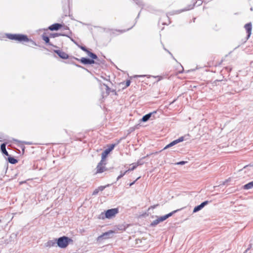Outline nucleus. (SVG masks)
<instances>
[{
  "instance_id": "obj_1",
  "label": "nucleus",
  "mask_w": 253,
  "mask_h": 253,
  "mask_svg": "<svg viewBox=\"0 0 253 253\" xmlns=\"http://www.w3.org/2000/svg\"><path fill=\"white\" fill-rule=\"evenodd\" d=\"M119 212L118 208H113L105 211L102 212L98 216L99 219H105V218L111 219L114 217Z\"/></svg>"
},
{
  "instance_id": "obj_2",
  "label": "nucleus",
  "mask_w": 253,
  "mask_h": 253,
  "mask_svg": "<svg viewBox=\"0 0 253 253\" xmlns=\"http://www.w3.org/2000/svg\"><path fill=\"white\" fill-rule=\"evenodd\" d=\"M73 242V240L65 236L60 237L57 238L56 243H57V247L61 249L66 248L71 243Z\"/></svg>"
},
{
  "instance_id": "obj_3",
  "label": "nucleus",
  "mask_w": 253,
  "mask_h": 253,
  "mask_svg": "<svg viewBox=\"0 0 253 253\" xmlns=\"http://www.w3.org/2000/svg\"><path fill=\"white\" fill-rule=\"evenodd\" d=\"M6 37L11 40L23 42L24 41H28V36L22 34H6Z\"/></svg>"
},
{
  "instance_id": "obj_4",
  "label": "nucleus",
  "mask_w": 253,
  "mask_h": 253,
  "mask_svg": "<svg viewBox=\"0 0 253 253\" xmlns=\"http://www.w3.org/2000/svg\"><path fill=\"white\" fill-rule=\"evenodd\" d=\"M115 232L113 230H110L105 233H103L101 235L99 236L97 238V241L101 242L103 240L110 239L113 237V234Z\"/></svg>"
},
{
  "instance_id": "obj_5",
  "label": "nucleus",
  "mask_w": 253,
  "mask_h": 253,
  "mask_svg": "<svg viewBox=\"0 0 253 253\" xmlns=\"http://www.w3.org/2000/svg\"><path fill=\"white\" fill-rule=\"evenodd\" d=\"M194 0V1L193 2V4H190V5H188L184 9H181V10H177L176 11V13H180V12H183V11H185L191 10V9H193L195 5H196L197 6H200L203 2V0Z\"/></svg>"
},
{
  "instance_id": "obj_6",
  "label": "nucleus",
  "mask_w": 253,
  "mask_h": 253,
  "mask_svg": "<svg viewBox=\"0 0 253 253\" xmlns=\"http://www.w3.org/2000/svg\"><path fill=\"white\" fill-rule=\"evenodd\" d=\"M72 58L80 61L81 63H82L84 65H91L95 64V61L94 60H92V59H90V58L87 57H82L81 59H79L76 57H72Z\"/></svg>"
},
{
  "instance_id": "obj_7",
  "label": "nucleus",
  "mask_w": 253,
  "mask_h": 253,
  "mask_svg": "<svg viewBox=\"0 0 253 253\" xmlns=\"http://www.w3.org/2000/svg\"><path fill=\"white\" fill-rule=\"evenodd\" d=\"M118 144H111L108 147L106 148L103 152L102 153L101 155L102 157V159H105L108 156V154L114 149L115 147Z\"/></svg>"
},
{
  "instance_id": "obj_8",
  "label": "nucleus",
  "mask_w": 253,
  "mask_h": 253,
  "mask_svg": "<svg viewBox=\"0 0 253 253\" xmlns=\"http://www.w3.org/2000/svg\"><path fill=\"white\" fill-rule=\"evenodd\" d=\"M157 217V218L154 220H153L150 224V227H155L157 225L160 223L161 222H163L166 220V218L165 215L161 216L160 217Z\"/></svg>"
},
{
  "instance_id": "obj_9",
  "label": "nucleus",
  "mask_w": 253,
  "mask_h": 253,
  "mask_svg": "<svg viewBox=\"0 0 253 253\" xmlns=\"http://www.w3.org/2000/svg\"><path fill=\"white\" fill-rule=\"evenodd\" d=\"M54 52L61 59H67L69 57L68 54L61 50H54Z\"/></svg>"
},
{
  "instance_id": "obj_10",
  "label": "nucleus",
  "mask_w": 253,
  "mask_h": 253,
  "mask_svg": "<svg viewBox=\"0 0 253 253\" xmlns=\"http://www.w3.org/2000/svg\"><path fill=\"white\" fill-rule=\"evenodd\" d=\"M209 201H205L203 202H202L201 204H200V205L196 206L194 208V210H193V213H195V212H197L199 211H200V210H201L205 206H206V205H207L209 203Z\"/></svg>"
},
{
  "instance_id": "obj_11",
  "label": "nucleus",
  "mask_w": 253,
  "mask_h": 253,
  "mask_svg": "<svg viewBox=\"0 0 253 253\" xmlns=\"http://www.w3.org/2000/svg\"><path fill=\"white\" fill-rule=\"evenodd\" d=\"M62 27L63 24L58 23H55L49 26L48 27V29L51 31H57L61 29Z\"/></svg>"
},
{
  "instance_id": "obj_12",
  "label": "nucleus",
  "mask_w": 253,
  "mask_h": 253,
  "mask_svg": "<svg viewBox=\"0 0 253 253\" xmlns=\"http://www.w3.org/2000/svg\"><path fill=\"white\" fill-rule=\"evenodd\" d=\"M247 33L246 40H248L251 36L252 33V25L251 23H248L245 25L244 26Z\"/></svg>"
},
{
  "instance_id": "obj_13",
  "label": "nucleus",
  "mask_w": 253,
  "mask_h": 253,
  "mask_svg": "<svg viewBox=\"0 0 253 253\" xmlns=\"http://www.w3.org/2000/svg\"><path fill=\"white\" fill-rule=\"evenodd\" d=\"M72 34L71 31H69L68 33H50L49 35V37L50 38H55L59 36H64L67 37H70V35Z\"/></svg>"
},
{
  "instance_id": "obj_14",
  "label": "nucleus",
  "mask_w": 253,
  "mask_h": 253,
  "mask_svg": "<svg viewBox=\"0 0 253 253\" xmlns=\"http://www.w3.org/2000/svg\"><path fill=\"white\" fill-rule=\"evenodd\" d=\"M57 238H55L53 240L48 241L45 244V246L46 247L51 248L54 246H57V243H56Z\"/></svg>"
},
{
  "instance_id": "obj_15",
  "label": "nucleus",
  "mask_w": 253,
  "mask_h": 253,
  "mask_svg": "<svg viewBox=\"0 0 253 253\" xmlns=\"http://www.w3.org/2000/svg\"><path fill=\"white\" fill-rule=\"evenodd\" d=\"M42 40L45 42V43L46 44L55 47H57L56 46H55V45H53V44H52L51 43H50V40H49V37H48L47 36H46L45 33H43L42 35Z\"/></svg>"
},
{
  "instance_id": "obj_16",
  "label": "nucleus",
  "mask_w": 253,
  "mask_h": 253,
  "mask_svg": "<svg viewBox=\"0 0 253 253\" xmlns=\"http://www.w3.org/2000/svg\"><path fill=\"white\" fill-rule=\"evenodd\" d=\"M6 143H3L0 145V149L1 153L5 156H8L9 155L8 152L6 149Z\"/></svg>"
},
{
  "instance_id": "obj_17",
  "label": "nucleus",
  "mask_w": 253,
  "mask_h": 253,
  "mask_svg": "<svg viewBox=\"0 0 253 253\" xmlns=\"http://www.w3.org/2000/svg\"><path fill=\"white\" fill-rule=\"evenodd\" d=\"M107 170V168H106L104 166L101 165H98L96 167V173H102L104 171Z\"/></svg>"
},
{
  "instance_id": "obj_18",
  "label": "nucleus",
  "mask_w": 253,
  "mask_h": 253,
  "mask_svg": "<svg viewBox=\"0 0 253 253\" xmlns=\"http://www.w3.org/2000/svg\"><path fill=\"white\" fill-rule=\"evenodd\" d=\"M152 116V113H148L144 115L142 118L140 120V122H146L148 121Z\"/></svg>"
},
{
  "instance_id": "obj_19",
  "label": "nucleus",
  "mask_w": 253,
  "mask_h": 253,
  "mask_svg": "<svg viewBox=\"0 0 253 253\" xmlns=\"http://www.w3.org/2000/svg\"><path fill=\"white\" fill-rule=\"evenodd\" d=\"M8 161L11 164H15L18 162V160L16 159L9 155L8 156Z\"/></svg>"
},
{
  "instance_id": "obj_20",
  "label": "nucleus",
  "mask_w": 253,
  "mask_h": 253,
  "mask_svg": "<svg viewBox=\"0 0 253 253\" xmlns=\"http://www.w3.org/2000/svg\"><path fill=\"white\" fill-rule=\"evenodd\" d=\"M106 32H111V35H115V32H120L121 33H123L125 32H126V31L125 30H113V29H106L105 30Z\"/></svg>"
},
{
  "instance_id": "obj_21",
  "label": "nucleus",
  "mask_w": 253,
  "mask_h": 253,
  "mask_svg": "<svg viewBox=\"0 0 253 253\" xmlns=\"http://www.w3.org/2000/svg\"><path fill=\"white\" fill-rule=\"evenodd\" d=\"M253 188V181L246 184L243 186V188L246 190H249Z\"/></svg>"
},
{
  "instance_id": "obj_22",
  "label": "nucleus",
  "mask_w": 253,
  "mask_h": 253,
  "mask_svg": "<svg viewBox=\"0 0 253 253\" xmlns=\"http://www.w3.org/2000/svg\"><path fill=\"white\" fill-rule=\"evenodd\" d=\"M181 210V209H177V210H174L167 214H165V216H166V219H168V218H169V217L171 216L172 215H173L174 213H176L177 212H178V211H180Z\"/></svg>"
},
{
  "instance_id": "obj_23",
  "label": "nucleus",
  "mask_w": 253,
  "mask_h": 253,
  "mask_svg": "<svg viewBox=\"0 0 253 253\" xmlns=\"http://www.w3.org/2000/svg\"><path fill=\"white\" fill-rule=\"evenodd\" d=\"M102 85L105 87V89H106L105 96H108L110 94V92L111 91V88L109 87V86L108 85H107L105 84H103Z\"/></svg>"
},
{
  "instance_id": "obj_24",
  "label": "nucleus",
  "mask_w": 253,
  "mask_h": 253,
  "mask_svg": "<svg viewBox=\"0 0 253 253\" xmlns=\"http://www.w3.org/2000/svg\"><path fill=\"white\" fill-rule=\"evenodd\" d=\"M144 158L145 157H143L142 159L138 160L137 163L133 164L136 166V167H137L138 166L142 165L144 164V162L142 161V159Z\"/></svg>"
},
{
  "instance_id": "obj_25",
  "label": "nucleus",
  "mask_w": 253,
  "mask_h": 253,
  "mask_svg": "<svg viewBox=\"0 0 253 253\" xmlns=\"http://www.w3.org/2000/svg\"><path fill=\"white\" fill-rule=\"evenodd\" d=\"M135 3L139 6L143 7L144 6V4L143 1L141 0H133Z\"/></svg>"
},
{
  "instance_id": "obj_26",
  "label": "nucleus",
  "mask_w": 253,
  "mask_h": 253,
  "mask_svg": "<svg viewBox=\"0 0 253 253\" xmlns=\"http://www.w3.org/2000/svg\"><path fill=\"white\" fill-rule=\"evenodd\" d=\"M24 42H29L32 45H37L36 42L28 37V41H24Z\"/></svg>"
},
{
  "instance_id": "obj_27",
  "label": "nucleus",
  "mask_w": 253,
  "mask_h": 253,
  "mask_svg": "<svg viewBox=\"0 0 253 253\" xmlns=\"http://www.w3.org/2000/svg\"><path fill=\"white\" fill-rule=\"evenodd\" d=\"M90 57L91 58H90V59H92V60H94L95 61V59H98V57L97 56V55L94 53H93L90 54Z\"/></svg>"
},
{
  "instance_id": "obj_28",
  "label": "nucleus",
  "mask_w": 253,
  "mask_h": 253,
  "mask_svg": "<svg viewBox=\"0 0 253 253\" xmlns=\"http://www.w3.org/2000/svg\"><path fill=\"white\" fill-rule=\"evenodd\" d=\"M90 57L91 58H90V59H92V60H94L95 61V59H98V57L97 56V55L94 53H93L90 54Z\"/></svg>"
},
{
  "instance_id": "obj_29",
  "label": "nucleus",
  "mask_w": 253,
  "mask_h": 253,
  "mask_svg": "<svg viewBox=\"0 0 253 253\" xmlns=\"http://www.w3.org/2000/svg\"><path fill=\"white\" fill-rule=\"evenodd\" d=\"M117 228L119 230H125L126 229V227L125 225H118L117 226Z\"/></svg>"
},
{
  "instance_id": "obj_30",
  "label": "nucleus",
  "mask_w": 253,
  "mask_h": 253,
  "mask_svg": "<svg viewBox=\"0 0 253 253\" xmlns=\"http://www.w3.org/2000/svg\"><path fill=\"white\" fill-rule=\"evenodd\" d=\"M109 186V184H107L105 186H99L98 188H97V189L98 190V191H102L104 190V189L105 188H106L107 187H108Z\"/></svg>"
},
{
  "instance_id": "obj_31",
  "label": "nucleus",
  "mask_w": 253,
  "mask_h": 253,
  "mask_svg": "<svg viewBox=\"0 0 253 253\" xmlns=\"http://www.w3.org/2000/svg\"><path fill=\"white\" fill-rule=\"evenodd\" d=\"M185 137L181 136V137H179L178 139H175V141H176L177 144H178L179 142L183 141L184 140Z\"/></svg>"
},
{
  "instance_id": "obj_32",
  "label": "nucleus",
  "mask_w": 253,
  "mask_h": 253,
  "mask_svg": "<svg viewBox=\"0 0 253 253\" xmlns=\"http://www.w3.org/2000/svg\"><path fill=\"white\" fill-rule=\"evenodd\" d=\"M78 46L82 50H83L85 52L86 51H87V49L88 48H87L85 46H83V45H78Z\"/></svg>"
},
{
  "instance_id": "obj_33",
  "label": "nucleus",
  "mask_w": 253,
  "mask_h": 253,
  "mask_svg": "<svg viewBox=\"0 0 253 253\" xmlns=\"http://www.w3.org/2000/svg\"><path fill=\"white\" fill-rule=\"evenodd\" d=\"M187 163V162H186V161H180V162H178L176 163L175 164V165H185Z\"/></svg>"
},
{
  "instance_id": "obj_34",
  "label": "nucleus",
  "mask_w": 253,
  "mask_h": 253,
  "mask_svg": "<svg viewBox=\"0 0 253 253\" xmlns=\"http://www.w3.org/2000/svg\"><path fill=\"white\" fill-rule=\"evenodd\" d=\"M132 165H133V166L131 168H129L127 169V171L133 170L134 169H135L137 168L136 166L133 163Z\"/></svg>"
},
{
  "instance_id": "obj_35",
  "label": "nucleus",
  "mask_w": 253,
  "mask_h": 253,
  "mask_svg": "<svg viewBox=\"0 0 253 253\" xmlns=\"http://www.w3.org/2000/svg\"><path fill=\"white\" fill-rule=\"evenodd\" d=\"M169 144V146L172 147V146L177 144V143H176L175 140H174L172 142H170Z\"/></svg>"
},
{
  "instance_id": "obj_36",
  "label": "nucleus",
  "mask_w": 253,
  "mask_h": 253,
  "mask_svg": "<svg viewBox=\"0 0 253 253\" xmlns=\"http://www.w3.org/2000/svg\"><path fill=\"white\" fill-rule=\"evenodd\" d=\"M124 175H125L123 174V172L122 171H121L120 172V174L118 176V177L117 178V180H119L120 178L123 177Z\"/></svg>"
},
{
  "instance_id": "obj_37",
  "label": "nucleus",
  "mask_w": 253,
  "mask_h": 253,
  "mask_svg": "<svg viewBox=\"0 0 253 253\" xmlns=\"http://www.w3.org/2000/svg\"><path fill=\"white\" fill-rule=\"evenodd\" d=\"M131 83V82L129 80H127L126 81V86H125V87H127L128 86H129L130 85V84Z\"/></svg>"
},
{
  "instance_id": "obj_38",
  "label": "nucleus",
  "mask_w": 253,
  "mask_h": 253,
  "mask_svg": "<svg viewBox=\"0 0 253 253\" xmlns=\"http://www.w3.org/2000/svg\"><path fill=\"white\" fill-rule=\"evenodd\" d=\"M98 192H99V191H98V190L97 188H96V189L93 191V192H92V195H94V196L96 195L98 193Z\"/></svg>"
},
{
  "instance_id": "obj_39",
  "label": "nucleus",
  "mask_w": 253,
  "mask_h": 253,
  "mask_svg": "<svg viewBox=\"0 0 253 253\" xmlns=\"http://www.w3.org/2000/svg\"><path fill=\"white\" fill-rule=\"evenodd\" d=\"M96 60L95 64H100L103 63V62L98 58V59H95Z\"/></svg>"
},
{
  "instance_id": "obj_40",
  "label": "nucleus",
  "mask_w": 253,
  "mask_h": 253,
  "mask_svg": "<svg viewBox=\"0 0 253 253\" xmlns=\"http://www.w3.org/2000/svg\"><path fill=\"white\" fill-rule=\"evenodd\" d=\"M252 246V243L249 245V247L246 249V250L244 252V253H247V252L251 249Z\"/></svg>"
},
{
  "instance_id": "obj_41",
  "label": "nucleus",
  "mask_w": 253,
  "mask_h": 253,
  "mask_svg": "<svg viewBox=\"0 0 253 253\" xmlns=\"http://www.w3.org/2000/svg\"><path fill=\"white\" fill-rule=\"evenodd\" d=\"M146 75H134L133 76V78H140V77H146Z\"/></svg>"
},
{
  "instance_id": "obj_42",
  "label": "nucleus",
  "mask_w": 253,
  "mask_h": 253,
  "mask_svg": "<svg viewBox=\"0 0 253 253\" xmlns=\"http://www.w3.org/2000/svg\"><path fill=\"white\" fill-rule=\"evenodd\" d=\"M105 159H102V157L101 156V160L100 161V162L98 164V165H101V166H103V165L104 164V161ZM105 164H104L105 165Z\"/></svg>"
},
{
  "instance_id": "obj_43",
  "label": "nucleus",
  "mask_w": 253,
  "mask_h": 253,
  "mask_svg": "<svg viewBox=\"0 0 253 253\" xmlns=\"http://www.w3.org/2000/svg\"><path fill=\"white\" fill-rule=\"evenodd\" d=\"M225 70L228 72H230L232 70V68L230 67H226Z\"/></svg>"
},
{
  "instance_id": "obj_44",
  "label": "nucleus",
  "mask_w": 253,
  "mask_h": 253,
  "mask_svg": "<svg viewBox=\"0 0 253 253\" xmlns=\"http://www.w3.org/2000/svg\"><path fill=\"white\" fill-rule=\"evenodd\" d=\"M183 137H185L184 138V140H186L189 138L190 135L189 134L184 135V136H182Z\"/></svg>"
},
{
  "instance_id": "obj_45",
  "label": "nucleus",
  "mask_w": 253,
  "mask_h": 253,
  "mask_svg": "<svg viewBox=\"0 0 253 253\" xmlns=\"http://www.w3.org/2000/svg\"><path fill=\"white\" fill-rule=\"evenodd\" d=\"M62 27H63V30H69V31H70L69 28L67 26H65V25H63Z\"/></svg>"
},
{
  "instance_id": "obj_46",
  "label": "nucleus",
  "mask_w": 253,
  "mask_h": 253,
  "mask_svg": "<svg viewBox=\"0 0 253 253\" xmlns=\"http://www.w3.org/2000/svg\"><path fill=\"white\" fill-rule=\"evenodd\" d=\"M140 178V177H138L135 180H134V181H133L132 182L129 183V186H131L132 185H133L135 183V182Z\"/></svg>"
},
{
  "instance_id": "obj_47",
  "label": "nucleus",
  "mask_w": 253,
  "mask_h": 253,
  "mask_svg": "<svg viewBox=\"0 0 253 253\" xmlns=\"http://www.w3.org/2000/svg\"><path fill=\"white\" fill-rule=\"evenodd\" d=\"M86 53L87 54L88 56H90V54L92 53L91 51H90L88 49H87V51H86Z\"/></svg>"
},
{
  "instance_id": "obj_48",
  "label": "nucleus",
  "mask_w": 253,
  "mask_h": 253,
  "mask_svg": "<svg viewBox=\"0 0 253 253\" xmlns=\"http://www.w3.org/2000/svg\"><path fill=\"white\" fill-rule=\"evenodd\" d=\"M62 1L63 3H65V4L69 3V0H62Z\"/></svg>"
},
{
  "instance_id": "obj_49",
  "label": "nucleus",
  "mask_w": 253,
  "mask_h": 253,
  "mask_svg": "<svg viewBox=\"0 0 253 253\" xmlns=\"http://www.w3.org/2000/svg\"><path fill=\"white\" fill-rule=\"evenodd\" d=\"M72 63L74 65H75L76 66L79 67V68H84V67H83L82 66L79 65V64H77L76 63H75L74 62H72Z\"/></svg>"
},
{
  "instance_id": "obj_50",
  "label": "nucleus",
  "mask_w": 253,
  "mask_h": 253,
  "mask_svg": "<svg viewBox=\"0 0 253 253\" xmlns=\"http://www.w3.org/2000/svg\"><path fill=\"white\" fill-rule=\"evenodd\" d=\"M165 50L168 52V53L171 56V57H172V58L173 59L176 60V59L174 58V57L173 56L172 54H171V53L170 51H169L168 50L166 49V48H165Z\"/></svg>"
},
{
  "instance_id": "obj_51",
  "label": "nucleus",
  "mask_w": 253,
  "mask_h": 253,
  "mask_svg": "<svg viewBox=\"0 0 253 253\" xmlns=\"http://www.w3.org/2000/svg\"><path fill=\"white\" fill-rule=\"evenodd\" d=\"M223 81V80H216L215 81H214V83L216 84V85H217V83L218 82H222ZM225 81H224V82H225Z\"/></svg>"
},
{
  "instance_id": "obj_52",
  "label": "nucleus",
  "mask_w": 253,
  "mask_h": 253,
  "mask_svg": "<svg viewBox=\"0 0 253 253\" xmlns=\"http://www.w3.org/2000/svg\"><path fill=\"white\" fill-rule=\"evenodd\" d=\"M171 147L170 146H169V145L168 144V145H167L163 150H166L167 149H168L169 148Z\"/></svg>"
},
{
  "instance_id": "obj_53",
  "label": "nucleus",
  "mask_w": 253,
  "mask_h": 253,
  "mask_svg": "<svg viewBox=\"0 0 253 253\" xmlns=\"http://www.w3.org/2000/svg\"><path fill=\"white\" fill-rule=\"evenodd\" d=\"M72 35V34L71 35H70V36ZM72 41H73L74 43H75L76 44H77V42H75V41L72 38H71L70 37H69Z\"/></svg>"
},
{
  "instance_id": "obj_54",
  "label": "nucleus",
  "mask_w": 253,
  "mask_h": 253,
  "mask_svg": "<svg viewBox=\"0 0 253 253\" xmlns=\"http://www.w3.org/2000/svg\"><path fill=\"white\" fill-rule=\"evenodd\" d=\"M157 113V111H154L152 112H150V113H152V115H153V114H156Z\"/></svg>"
},
{
  "instance_id": "obj_55",
  "label": "nucleus",
  "mask_w": 253,
  "mask_h": 253,
  "mask_svg": "<svg viewBox=\"0 0 253 253\" xmlns=\"http://www.w3.org/2000/svg\"><path fill=\"white\" fill-rule=\"evenodd\" d=\"M129 171H127V170H126L125 171L123 172V174L125 175Z\"/></svg>"
},
{
  "instance_id": "obj_56",
  "label": "nucleus",
  "mask_w": 253,
  "mask_h": 253,
  "mask_svg": "<svg viewBox=\"0 0 253 253\" xmlns=\"http://www.w3.org/2000/svg\"><path fill=\"white\" fill-rule=\"evenodd\" d=\"M24 143L26 144H31L30 142H24Z\"/></svg>"
},
{
  "instance_id": "obj_57",
  "label": "nucleus",
  "mask_w": 253,
  "mask_h": 253,
  "mask_svg": "<svg viewBox=\"0 0 253 253\" xmlns=\"http://www.w3.org/2000/svg\"><path fill=\"white\" fill-rule=\"evenodd\" d=\"M158 206V205H154L153 206H152L151 207L154 209V208H155L157 206Z\"/></svg>"
},
{
  "instance_id": "obj_58",
  "label": "nucleus",
  "mask_w": 253,
  "mask_h": 253,
  "mask_svg": "<svg viewBox=\"0 0 253 253\" xmlns=\"http://www.w3.org/2000/svg\"><path fill=\"white\" fill-rule=\"evenodd\" d=\"M130 132H131V131H132L134 130V128H130Z\"/></svg>"
},
{
  "instance_id": "obj_59",
  "label": "nucleus",
  "mask_w": 253,
  "mask_h": 253,
  "mask_svg": "<svg viewBox=\"0 0 253 253\" xmlns=\"http://www.w3.org/2000/svg\"><path fill=\"white\" fill-rule=\"evenodd\" d=\"M139 15H140V12L138 13L137 17H136V19L138 18L139 16Z\"/></svg>"
},
{
  "instance_id": "obj_60",
  "label": "nucleus",
  "mask_w": 253,
  "mask_h": 253,
  "mask_svg": "<svg viewBox=\"0 0 253 253\" xmlns=\"http://www.w3.org/2000/svg\"><path fill=\"white\" fill-rule=\"evenodd\" d=\"M250 10H251V11H253V7H251V8H250Z\"/></svg>"
},
{
  "instance_id": "obj_61",
  "label": "nucleus",
  "mask_w": 253,
  "mask_h": 253,
  "mask_svg": "<svg viewBox=\"0 0 253 253\" xmlns=\"http://www.w3.org/2000/svg\"><path fill=\"white\" fill-rule=\"evenodd\" d=\"M228 181V180H227L226 181H224V184H225V183H226V182Z\"/></svg>"
},
{
  "instance_id": "obj_62",
  "label": "nucleus",
  "mask_w": 253,
  "mask_h": 253,
  "mask_svg": "<svg viewBox=\"0 0 253 253\" xmlns=\"http://www.w3.org/2000/svg\"><path fill=\"white\" fill-rule=\"evenodd\" d=\"M135 23H134V24L133 25V26H132L131 28H132V27H133V26H135Z\"/></svg>"
},
{
  "instance_id": "obj_63",
  "label": "nucleus",
  "mask_w": 253,
  "mask_h": 253,
  "mask_svg": "<svg viewBox=\"0 0 253 253\" xmlns=\"http://www.w3.org/2000/svg\"><path fill=\"white\" fill-rule=\"evenodd\" d=\"M135 23H134V24L133 25V26H132L131 28H132V27H133V26H135Z\"/></svg>"
},
{
  "instance_id": "obj_64",
  "label": "nucleus",
  "mask_w": 253,
  "mask_h": 253,
  "mask_svg": "<svg viewBox=\"0 0 253 253\" xmlns=\"http://www.w3.org/2000/svg\"><path fill=\"white\" fill-rule=\"evenodd\" d=\"M135 23H134V24L133 25V26H132L131 28H132V27H133V26H135Z\"/></svg>"
}]
</instances>
